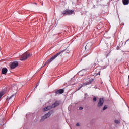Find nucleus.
Wrapping results in <instances>:
<instances>
[{
	"instance_id": "f257e3e1",
	"label": "nucleus",
	"mask_w": 129,
	"mask_h": 129,
	"mask_svg": "<svg viewBox=\"0 0 129 129\" xmlns=\"http://www.w3.org/2000/svg\"><path fill=\"white\" fill-rule=\"evenodd\" d=\"M64 52V50L58 52L57 53H56L55 55H54L53 56H52L51 58H50L49 59H48L47 62H45V65H47L48 64H50V63H51V62H52V61H53V60H54V59H56V58H57V57H58V56H61V55H62V53Z\"/></svg>"
},
{
	"instance_id": "f03ea898",
	"label": "nucleus",
	"mask_w": 129,
	"mask_h": 129,
	"mask_svg": "<svg viewBox=\"0 0 129 129\" xmlns=\"http://www.w3.org/2000/svg\"><path fill=\"white\" fill-rule=\"evenodd\" d=\"M94 80V79L92 78L89 79L88 81L85 83H83V84H82L80 87H79V89H78V90H79L81 88H82L83 86H86V85H89V84H91V83L93 82Z\"/></svg>"
},
{
	"instance_id": "7ed1b4c3",
	"label": "nucleus",
	"mask_w": 129,
	"mask_h": 129,
	"mask_svg": "<svg viewBox=\"0 0 129 129\" xmlns=\"http://www.w3.org/2000/svg\"><path fill=\"white\" fill-rule=\"evenodd\" d=\"M29 57H31V54L29 53L25 52L21 55L20 60L21 61H25L28 58H29Z\"/></svg>"
},
{
	"instance_id": "20e7f679",
	"label": "nucleus",
	"mask_w": 129,
	"mask_h": 129,
	"mask_svg": "<svg viewBox=\"0 0 129 129\" xmlns=\"http://www.w3.org/2000/svg\"><path fill=\"white\" fill-rule=\"evenodd\" d=\"M73 13H74V10L66 9V10L62 12V15H63V16L72 15Z\"/></svg>"
},
{
	"instance_id": "39448f33",
	"label": "nucleus",
	"mask_w": 129,
	"mask_h": 129,
	"mask_svg": "<svg viewBox=\"0 0 129 129\" xmlns=\"http://www.w3.org/2000/svg\"><path fill=\"white\" fill-rule=\"evenodd\" d=\"M103 103H104V99L103 98H100L97 104V107L100 108L103 105Z\"/></svg>"
},
{
	"instance_id": "423d86ee",
	"label": "nucleus",
	"mask_w": 129,
	"mask_h": 129,
	"mask_svg": "<svg viewBox=\"0 0 129 129\" xmlns=\"http://www.w3.org/2000/svg\"><path fill=\"white\" fill-rule=\"evenodd\" d=\"M18 65H19L18 61H15L10 64V68L11 69H14V68H16Z\"/></svg>"
},
{
	"instance_id": "0eeeda50",
	"label": "nucleus",
	"mask_w": 129,
	"mask_h": 129,
	"mask_svg": "<svg viewBox=\"0 0 129 129\" xmlns=\"http://www.w3.org/2000/svg\"><path fill=\"white\" fill-rule=\"evenodd\" d=\"M92 46V43H88L85 46V50L86 51H90V50H91Z\"/></svg>"
},
{
	"instance_id": "6e6552de",
	"label": "nucleus",
	"mask_w": 129,
	"mask_h": 129,
	"mask_svg": "<svg viewBox=\"0 0 129 129\" xmlns=\"http://www.w3.org/2000/svg\"><path fill=\"white\" fill-rule=\"evenodd\" d=\"M16 97V94H14L12 95L9 98H8L9 102H13L14 101V99H15Z\"/></svg>"
},
{
	"instance_id": "1a4fd4ad",
	"label": "nucleus",
	"mask_w": 129,
	"mask_h": 129,
	"mask_svg": "<svg viewBox=\"0 0 129 129\" xmlns=\"http://www.w3.org/2000/svg\"><path fill=\"white\" fill-rule=\"evenodd\" d=\"M64 91L65 90L64 89L56 90L55 92V93L56 94H62V93H64Z\"/></svg>"
},
{
	"instance_id": "9d476101",
	"label": "nucleus",
	"mask_w": 129,
	"mask_h": 129,
	"mask_svg": "<svg viewBox=\"0 0 129 129\" xmlns=\"http://www.w3.org/2000/svg\"><path fill=\"white\" fill-rule=\"evenodd\" d=\"M58 105H60V102L59 101H56L51 105V108H55V107H57Z\"/></svg>"
},
{
	"instance_id": "9b49d317",
	"label": "nucleus",
	"mask_w": 129,
	"mask_h": 129,
	"mask_svg": "<svg viewBox=\"0 0 129 129\" xmlns=\"http://www.w3.org/2000/svg\"><path fill=\"white\" fill-rule=\"evenodd\" d=\"M7 72H8V69H7V68H3L2 69V74H4L5 75H6V74H7Z\"/></svg>"
},
{
	"instance_id": "f8f14e48",
	"label": "nucleus",
	"mask_w": 129,
	"mask_h": 129,
	"mask_svg": "<svg viewBox=\"0 0 129 129\" xmlns=\"http://www.w3.org/2000/svg\"><path fill=\"white\" fill-rule=\"evenodd\" d=\"M0 122L1 125H5V120L4 119V118H1Z\"/></svg>"
},
{
	"instance_id": "ddd939ff",
	"label": "nucleus",
	"mask_w": 129,
	"mask_h": 129,
	"mask_svg": "<svg viewBox=\"0 0 129 129\" xmlns=\"http://www.w3.org/2000/svg\"><path fill=\"white\" fill-rule=\"evenodd\" d=\"M96 75H100V69L96 70Z\"/></svg>"
},
{
	"instance_id": "4468645a",
	"label": "nucleus",
	"mask_w": 129,
	"mask_h": 129,
	"mask_svg": "<svg viewBox=\"0 0 129 129\" xmlns=\"http://www.w3.org/2000/svg\"><path fill=\"white\" fill-rule=\"evenodd\" d=\"M51 114H52V113L49 112L48 113L46 114L44 116H45V117H46V118H48V117H50V116H51Z\"/></svg>"
},
{
	"instance_id": "2eb2a0df",
	"label": "nucleus",
	"mask_w": 129,
	"mask_h": 129,
	"mask_svg": "<svg viewBox=\"0 0 129 129\" xmlns=\"http://www.w3.org/2000/svg\"><path fill=\"white\" fill-rule=\"evenodd\" d=\"M123 5H128L129 0H122Z\"/></svg>"
},
{
	"instance_id": "dca6fc26",
	"label": "nucleus",
	"mask_w": 129,
	"mask_h": 129,
	"mask_svg": "<svg viewBox=\"0 0 129 129\" xmlns=\"http://www.w3.org/2000/svg\"><path fill=\"white\" fill-rule=\"evenodd\" d=\"M45 119H47V117H45V116H43L41 117V119L40 120V122H42V121H44Z\"/></svg>"
},
{
	"instance_id": "f3484780",
	"label": "nucleus",
	"mask_w": 129,
	"mask_h": 129,
	"mask_svg": "<svg viewBox=\"0 0 129 129\" xmlns=\"http://www.w3.org/2000/svg\"><path fill=\"white\" fill-rule=\"evenodd\" d=\"M107 108H108V106L105 105L104 106V107L102 109V110H103V111L106 110V109H107Z\"/></svg>"
},
{
	"instance_id": "a211bd4d",
	"label": "nucleus",
	"mask_w": 129,
	"mask_h": 129,
	"mask_svg": "<svg viewBox=\"0 0 129 129\" xmlns=\"http://www.w3.org/2000/svg\"><path fill=\"white\" fill-rule=\"evenodd\" d=\"M114 122L115 123H116V124H119V123H120V121L118 120H114Z\"/></svg>"
},
{
	"instance_id": "6ab92c4d",
	"label": "nucleus",
	"mask_w": 129,
	"mask_h": 129,
	"mask_svg": "<svg viewBox=\"0 0 129 129\" xmlns=\"http://www.w3.org/2000/svg\"><path fill=\"white\" fill-rule=\"evenodd\" d=\"M45 108H46L47 110H50V109H51V108H52V106H48L46 107Z\"/></svg>"
},
{
	"instance_id": "aec40b11",
	"label": "nucleus",
	"mask_w": 129,
	"mask_h": 129,
	"mask_svg": "<svg viewBox=\"0 0 129 129\" xmlns=\"http://www.w3.org/2000/svg\"><path fill=\"white\" fill-rule=\"evenodd\" d=\"M97 100V98H96V97H94L93 99V101H94V102H95V101H96Z\"/></svg>"
},
{
	"instance_id": "412c9836",
	"label": "nucleus",
	"mask_w": 129,
	"mask_h": 129,
	"mask_svg": "<svg viewBox=\"0 0 129 129\" xmlns=\"http://www.w3.org/2000/svg\"><path fill=\"white\" fill-rule=\"evenodd\" d=\"M100 26H101V27H102V23H99V24L97 25V28H99Z\"/></svg>"
},
{
	"instance_id": "4be33fe9",
	"label": "nucleus",
	"mask_w": 129,
	"mask_h": 129,
	"mask_svg": "<svg viewBox=\"0 0 129 129\" xmlns=\"http://www.w3.org/2000/svg\"><path fill=\"white\" fill-rule=\"evenodd\" d=\"M48 111V110H47V109H46V107H45V108L43 109V111H44V112H45V111Z\"/></svg>"
},
{
	"instance_id": "5701e85b",
	"label": "nucleus",
	"mask_w": 129,
	"mask_h": 129,
	"mask_svg": "<svg viewBox=\"0 0 129 129\" xmlns=\"http://www.w3.org/2000/svg\"><path fill=\"white\" fill-rule=\"evenodd\" d=\"M76 126H80V124H79V123H77Z\"/></svg>"
},
{
	"instance_id": "b1692460",
	"label": "nucleus",
	"mask_w": 129,
	"mask_h": 129,
	"mask_svg": "<svg viewBox=\"0 0 129 129\" xmlns=\"http://www.w3.org/2000/svg\"><path fill=\"white\" fill-rule=\"evenodd\" d=\"M79 109H80V110H82V109H83V107H80L79 108Z\"/></svg>"
},
{
	"instance_id": "393cba45",
	"label": "nucleus",
	"mask_w": 129,
	"mask_h": 129,
	"mask_svg": "<svg viewBox=\"0 0 129 129\" xmlns=\"http://www.w3.org/2000/svg\"><path fill=\"white\" fill-rule=\"evenodd\" d=\"M117 50H119V47L118 46V47H117Z\"/></svg>"
},
{
	"instance_id": "a878e982",
	"label": "nucleus",
	"mask_w": 129,
	"mask_h": 129,
	"mask_svg": "<svg viewBox=\"0 0 129 129\" xmlns=\"http://www.w3.org/2000/svg\"><path fill=\"white\" fill-rule=\"evenodd\" d=\"M39 83H38L37 84V85H36V87H37V86L38 85H39Z\"/></svg>"
},
{
	"instance_id": "bb28decb",
	"label": "nucleus",
	"mask_w": 129,
	"mask_h": 129,
	"mask_svg": "<svg viewBox=\"0 0 129 129\" xmlns=\"http://www.w3.org/2000/svg\"><path fill=\"white\" fill-rule=\"evenodd\" d=\"M87 55H86L85 56H83L84 58H85V57H86Z\"/></svg>"
},
{
	"instance_id": "cd10ccee",
	"label": "nucleus",
	"mask_w": 129,
	"mask_h": 129,
	"mask_svg": "<svg viewBox=\"0 0 129 129\" xmlns=\"http://www.w3.org/2000/svg\"><path fill=\"white\" fill-rule=\"evenodd\" d=\"M34 4H35V5H37V3H34Z\"/></svg>"
},
{
	"instance_id": "c85d7f7f",
	"label": "nucleus",
	"mask_w": 129,
	"mask_h": 129,
	"mask_svg": "<svg viewBox=\"0 0 129 129\" xmlns=\"http://www.w3.org/2000/svg\"><path fill=\"white\" fill-rule=\"evenodd\" d=\"M128 79H129V75H128Z\"/></svg>"
},
{
	"instance_id": "c756f323",
	"label": "nucleus",
	"mask_w": 129,
	"mask_h": 129,
	"mask_svg": "<svg viewBox=\"0 0 129 129\" xmlns=\"http://www.w3.org/2000/svg\"><path fill=\"white\" fill-rule=\"evenodd\" d=\"M91 52H90L89 54H91Z\"/></svg>"
},
{
	"instance_id": "7c9ffc66",
	"label": "nucleus",
	"mask_w": 129,
	"mask_h": 129,
	"mask_svg": "<svg viewBox=\"0 0 129 129\" xmlns=\"http://www.w3.org/2000/svg\"><path fill=\"white\" fill-rule=\"evenodd\" d=\"M42 5L43 6V4H42Z\"/></svg>"
}]
</instances>
